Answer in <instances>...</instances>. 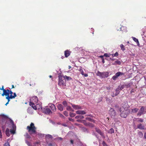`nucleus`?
<instances>
[{
  "instance_id": "nucleus-1",
  "label": "nucleus",
  "mask_w": 146,
  "mask_h": 146,
  "mask_svg": "<svg viewBox=\"0 0 146 146\" xmlns=\"http://www.w3.org/2000/svg\"><path fill=\"white\" fill-rule=\"evenodd\" d=\"M27 129L30 135L35 134L36 133V128L33 123H31L27 127Z\"/></svg>"
},
{
  "instance_id": "nucleus-2",
  "label": "nucleus",
  "mask_w": 146,
  "mask_h": 146,
  "mask_svg": "<svg viewBox=\"0 0 146 146\" xmlns=\"http://www.w3.org/2000/svg\"><path fill=\"white\" fill-rule=\"evenodd\" d=\"M2 117L1 120L0 121V123L2 125V128L4 129L8 119V117L4 114L1 115Z\"/></svg>"
},
{
  "instance_id": "nucleus-3",
  "label": "nucleus",
  "mask_w": 146,
  "mask_h": 146,
  "mask_svg": "<svg viewBox=\"0 0 146 146\" xmlns=\"http://www.w3.org/2000/svg\"><path fill=\"white\" fill-rule=\"evenodd\" d=\"M120 111V115L121 117L123 118H126L129 113V111L127 110H125L123 107H121L119 109Z\"/></svg>"
},
{
  "instance_id": "nucleus-4",
  "label": "nucleus",
  "mask_w": 146,
  "mask_h": 146,
  "mask_svg": "<svg viewBox=\"0 0 146 146\" xmlns=\"http://www.w3.org/2000/svg\"><path fill=\"white\" fill-rule=\"evenodd\" d=\"M97 75L102 78H107L109 75V73L107 72H102L98 71L97 73Z\"/></svg>"
},
{
  "instance_id": "nucleus-5",
  "label": "nucleus",
  "mask_w": 146,
  "mask_h": 146,
  "mask_svg": "<svg viewBox=\"0 0 146 146\" xmlns=\"http://www.w3.org/2000/svg\"><path fill=\"white\" fill-rule=\"evenodd\" d=\"M35 103L34 102H30L29 103V104L30 106L33 108L35 110H36L37 109V107H38V106H39V107L38 108V109H39L40 108H42V106L40 104H38L36 105V106H35Z\"/></svg>"
},
{
  "instance_id": "nucleus-6",
  "label": "nucleus",
  "mask_w": 146,
  "mask_h": 146,
  "mask_svg": "<svg viewBox=\"0 0 146 146\" xmlns=\"http://www.w3.org/2000/svg\"><path fill=\"white\" fill-rule=\"evenodd\" d=\"M62 76H58V84L59 86L64 85L65 84V80H64Z\"/></svg>"
},
{
  "instance_id": "nucleus-7",
  "label": "nucleus",
  "mask_w": 146,
  "mask_h": 146,
  "mask_svg": "<svg viewBox=\"0 0 146 146\" xmlns=\"http://www.w3.org/2000/svg\"><path fill=\"white\" fill-rule=\"evenodd\" d=\"M13 96H7L6 97V99L7 100V102L5 104V105L7 106L9 104L10 101V99H14L17 96V95L15 93H13Z\"/></svg>"
},
{
  "instance_id": "nucleus-8",
  "label": "nucleus",
  "mask_w": 146,
  "mask_h": 146,
  "mask_svg": "<svg viewBox=\"0 0 146 146\" xmlns=\"http://www.w3.org/2000/svg\"><path fill=\"white\" fill-rule=\"evenodd\" d=\"M109 113L111 116V117L114 118L116 115V113L115 110L113 108H111L109 110Z\"/></svg>"
},
{
  "instance_id": "nucleus-9",
  "label": "nucleus",
  "mask_w": 146,
  "mask_h": 146,
  "mask_svg": "<svg viewBox=\"0 0 146 146\" xmlns=\"http://www.w3.org/2000/svg\"><path fill=\"white\" fill-rule=\"evenodd\" d=\"M124 73L123 72H117L115 74V75L113 76L112 78L113 80H115L120 75H124Z\"/></svg>"
},
{
  "instance_id": "nucleus-10",
  "label": "nucleus",
  "mask_w": 146,
  "mask_h": 146,
  "mask_svg": "<svg viewBox=\"0 0 146 146\" xmlns=\"http://www.w3.org/2000/svg\"><path fill=\"white\" fill-rule=\"evenodd\" d=\"M43 113L46 114H48L50 113H52V112L50 108H43L42 109Z\"/></svg>"
},
{
  "instance_id": "nucleus-11",
  "label": "nucleus",
  "mask_w": 146,
  "mask_h": 146,
  "mask_svg": "<svg viewBox=\"0 0 146 146\" xmlns=\"http://www.w3.org/2000/svg\"><path fill=\"white\" fill-rule=\"evenodd\" d=\"M144 107L143 106L141 107L139 110V111L137 113V115L139 116H141L142 114L144 113Z\"/></svg>"
},
{
  "instance_id": "nucleus-12",
  "label": "nucleus",
  "mask_w": 146,
  "mask_h": 146,
  "mask_svg": "<svg viewBox=\"0 0 146 146\" xmlns=\"http://www.w3.org/2000/svg\"><path fill=\"white\" fill-rule=\"evenodd\" d=\"M38 101V99L36 96L33 97L31 99V102H34L35 104H36Z\"/></svg>"
},
{
  "instance_id": "nucleus-13",
  "label": "nucleus",
  "mask_w": 146,
  "mask_h": 146,
  "mask_svg": "<svg viewBox=\"0 0 146 146\" xmlns=\"http://www.w3.org/2000/svg\"><path fill=\"white\" fill-rule=\"evenodd\" d=\"M48 106L50 109L54 111H55L56 110V108L55 105L52 104H48Z\"/></svg>"
},
{
  "instance_id": "nucleus-14",
  "label": "nucleus",
  "mask_w": 146,
  "mask_h": 146,
  "mask_svg": "<svg viewBox=\"0 0 146 146\" xmlns=\"http://www.w3.org/2000/svg\"><path fill=\"white\" fill-rule=\"evenodd\" d=\"M96 131L99 133L101 136L104 137V133L102 132L100 129L97 127H96L95 129Z\"/></svg>"
},
{
  "instance_id": "nucleus-15",
  "label": "nucleus",
  "mask_w": 146,
  "mask_h": 146,
  "mask_svg": "<svg viewBox=\"0 0 146 146\" xmlns=\"http://www.w3.org/2000/svg\"><path fill=\"white\" fill-rule=\"evenodd\" d=\"M83 123L86 126H88L91 127H94V125L92 123H86L85 120H83Z\"/></svg>"
},
{
  "instance_id": "nucleus-16",
  "label": "nucleus",
  "mask_w": 146,
  "mask_h": 146,
  "mask_svg": "<svg viewBox=\"0 0 146 146\" xmlns=\"http://www.w3.org/2000/svg\"><path fill=\"white\" fill-rule=\"evenodd\" d=\"M71 51H69L68 50H66L64 51V55L65 57L67 58L70 55L71 53Z\"/></svg>"
},
{
  "instance_id": "nucleus-17",
  "label": "nucleus",
  "mask_w": 146,
  "mask_h": 146,
  "mask_svg": "<svg viewBox=\"0 0 146 146\" xmlns=\"http://www.w3.org/2000/svg\"><path fill=\"white\" fill-rule=\"evenodd\" d=\"M76 113L78 114L84 115L86 113V112L83 110H78L76 112Z\"/></svg>"
},
{
  "instance_id": "nucleus-18",
  "label": "nucleus",
  "mask_w": 146,
  "mask_h": 146,
  "mask_svg": "<svg viewBox=\"0 0 146 146\" xmlns=\"http://www.w3.org/2000/svg\"><path fill=\"white\" fill-rule=\"evenodd\" d=\"M137 128L141 129L143 130L144 129V126L141 123H140L137 125Z\"/></svg>"
},
{
  "instance_id": "nucleus-19",
  "label": "nucleus",
  "mask_w": 146,
  "mask_h": 146,
  "mask_svg": "<svg viewBox=\"0 0 146 146\" xmlns=\"http://www.w3.org/2000/svg\"><path fill=\"white\" fill-rule=\"evenodd\" d=\"M79 71L80 72L81 74L85 77H87L88 76V74H84V71L82 68H80Z\"/></svg>"
},
{
  "instance_id": "nucleus-20",
  "label": "nucleus",
  "mask_w": 146,
  "mask_h": 146,
  "mask_svg": "<svg viewBox=\"0 0 146 146\" xmlns=\"http://www.w3.org/2000/svg\"><path fill=\"white\" fill-rule=\"evenodd\" d=\"M72 107L75 109H81V107L78 105H76L74 104H72Z\"/></svg>"
},
{
  "instance_id": "nucleus-21",
  "label": "nucleus",
  "mask_w": 146,
  "mask_h": 146,
  "mask_svg": "<svg viewBox=\"0 0 146 146\" xmlns=\"http://www.w3.org/2000/svg\"><path fill=\"white\" fill-rule=\"evenodd\" d=\"M57 107L58 109L60 111H62L63 110V107L61 104H58Z\"/></svg>"
},
{
  "instance_id": "nucleus-22",
  "label": "nucleus",
  "mask_w": 146,
  "mask_h": 146,
  "mask_svg": "<svg viewBox=\"0 0 146 146\" xmlns=\"http://www.w3.org/2000/svg\"><path fill=\"white\" fill-rule=\"evenodd\" d=\"M121 64V62L118 60H117L115 61V62L112 64L115 65H120Z\"/></svg>"
},
{
  "instance_id": "nucleus-23",
  "label": "nucleus",
  "mask_w": 146,
  "mask_h": 146,
  "mask_svg": "<svg viewBox=\"0 0 146 146\" xmlns=\"http://www.w3.org/2000/svg\"><path fill=\"white\" fill-rule=\"evenodd\" d=\"M0 90H2L3 91V93L1 95L2 96H4V95L6 94V90L4 89V86H2L1 88H0Z\"/></svg>"
},
{
  "instance_id": "nucleus-24",
  "label": "nucleus",
  "mask_w": 146,
  "mask_h": 146,
  "mask_svg": "<svg viewBox=\"0 0 146 146\" xmlns=\"http://www.w3.org/2000/svg\"><path fill=\"white\" fill-rule=\"evenodd\" d=\"M63 78L64 79H66L68 80H70L72 79V78L71 77L68 76L66 75L63 76Z\"/></svg>"
},
{
  "instance_id": "nucleus-25",
  "label": "nucleus",
  "mask_w": 146,
  "mask_h": 146,
  "mask_svg": "<svg viewBox=\"0 0 146 146\" xmlns=\"http://www.w3.org/2000/svg\"><path fill=\"white\" fill-rule=\"evenodd\" d=\"M132 38L133 40L137 43V45L139 44V42L137 39L135 37H133Z\"/></svg>"
},
{
  "instance_id": "nucleus-26",
  "label": "nucleus",
  "mask_w": 146,
  "mask_h": 146,
  "mask_svg": "<svg viewBox=\"0 0 146 146\" xmlns=\"http://www.w3.org/2000/svg\"><path fill=\"white\" fill-rule=\"evenodd\" d=\"M5 133L7 136L8 137H9L10 136L9 129L7 128L6 129Z\"/></svg>"
},
{
  "instance_id": "nucleus-27",
  "label": "nucleus",
  "mask_w": 146,
  "mask_h": 146,
  "mask_svg": "<svg viewBox=\"0 0 146 146\" xmlns=\"http://www.w3.org/2000/svg\"><path fill=\"white\" fill-rule=\"evenodd\" d=\"M86 120H88V121H91L93 123L95 122V120L92 119L90 117H86Z\"/></svg>"
},
{
  "instance_id": "nucleus-28",
  "label": "nucleus",
  "mask_w": 146,
  "mask_h": 146,
  "mask_svg": "<svg viewBox=\"0 0 146 146\" xmlns=\"http://www.w3.org/2000/svg\"><path fill=\"white\" fill-rule=\"evenodd\" d=\"M139 110V109L137 108H135L132 109V112L133 113L137 112Z\"/></svg>"
},
{
  "instance_id": "nucleus-29",
  "label": "nucleus",
  "mask_w": 146,
  "mask_h": 146,
  "mask_svg": "<svg viewBox=\"0 0 146 146\" xmlns=\"http://www.w3.org/2000/svg\"><path fill=\"white\" fill-rule=\"evenodd\" d=\"M114 132V130L112 128H111L110 130H109L108 131V133H113Z\"/></svg>"
},
{
  "instance_id": "nucleus-30",
  "label": "nucleus",
  "mask_w": 146,
  "mask_h": 146,
  "mask_svg": "<svg viewBox=\"0 0 146 146\" xmlns=\"http://www.w3.org/2000/svg\"><path fill=\"white\" fill-rule=\"evenodd\" d=\"M84 118V116L82 115H78L75 117L76 119H83Z\"/></svg>"
},
{
  "instance_id": "nucleus-31",
  "label": "nucleus",
  "mask_w": 146,
  "mask_h": 146,
  "mask_svg": "<svg viewBox=\"0 0 146 146\" xmlns=\"http://www.w3.org/2000/svg\"><path fill=\"white\" fill-rule=\"evenodd\" d=\"M10 90H8V89H7V90H6V94H5V95H4V96H9V92L10 91Z\"/></svg>"
},
{
  "instance_id": "nucleus-32",
  "label": "nucleus",
  "mask_w": 146,
  "mask_h": 146,
  "mask_svg": "<svg viewBox=\"0 0 146 146\" xmlns=\"http://www.w3.org/2000/svg\"><path fill=\"white\" fill-rule=\"evenodd\" d=\"M120 46L121 48V49L122 51H124L125 50V47L122 44H121L120 45Z\"/></svg>"
},
{
  "instance_id": "nucleus-33",
  "label": "nucleus",
  "mask_w": 146,
  "mask_h": 146,
  "mask_svg": "<svg viewBox=\"0 0 146 146\" xmlns=\"http://www.w3.org/2000/svg\"><path fill=\"white\" fill-rule=\"evenodd\" d=\"M125 87V86L124 85H120L119 86L118 88H119V90H122L123 88Z\"/></svg>"
},
{
  "instance_id": "nucleus-34",
  "label": "nucleus",
  "mask_w": 146,
  "mask_h": 146,
  "mask_svg": "<svg viewBox=\"0 0 146 146\" xmlns=\"http://www.w3.org/2000/svg\"><path fill=\"white\" fill-rule=\"evenodd\" d=\"M119 88H117L116 89V93H117V94H116L115 95L113 96H116L117 94H119Z\"/></svg>"
},
{
  "instance_id": "nucleus-35",
  "label": "nucleus",
  "mask_w": 146,
  "mask_h": 146,
  "mask_svg": "<svg viewBox=\"0 0 146 146\" xmlns=\"http://www.w3.org/2000/svg\"><path fill=\"white\" fill-rule=\"evenodd\" d=\"M118 54L117 52H116L114 54H112V56L113 57L114 56H118Z\"/></svg>"
},
{
  "instance_id": "nucleus-36",
  "label": "nucleus",
  "mask_w": 146,
  "mask_h": 146,
  "mask_svg": "<svg viewBox=\"0 0 146 146\" xmlns=\"http://www.w3.org/2000/svg\"><path fill=\"white\" fill-rule=\"evenodd\" d=\"M46 137L48 138H52V136L51 135L48 134L46 135Z\"/></svg>"
},
{
  "instance_id": "nucleus-37",
  "label": "nucleus",
  "mask_w": 146,
  "mask_h": 146,
  "mask_svg": "<svg viewBox=\"0 0 146 146\" xmlns=\"http://www.w3.org/2000/svg\"><path fill=\"white\" fill-rule=\"evenodd\" d=\"M76 115V114L75 113H70V116L71 117H74Z\"/></svg>"
},
{
  "instance_id": "nucleus-38",
  "label": "nucleus",
  "mask_w": 146,
  "mask_h": 146,
  "mask_svg": "<svg viewBox=\"0 0 146 146\" xmlns=\"http://www.w3.org/2000/svg\"><path fill=\"white\" fill-rule=\"evenodd\" d=\"M138 119H139V120L137 121L138 122H143V119L141 118H138Z\"/></svg>"
},
{
  "instance_id": "nucleus-39",
  "label": "nucleus",
  "mask_w": 146,
  "mask_h": 146,
  "mask_svg": "<svg viewBox=\"0 0 146 146\" xmlns=\"http://www.w3.org/2000/svg\"><path fill=\"white\" fill-rule=\"evenodd\" d=\"M138 134L140 136L142 137L143 135V133L141 131L139 132L138 133Z\"/></svg>"
},
{
  "instance_id": "nucleus-40",
  "label": "nucleus",
  "mask_w": 146,
  "mask_h": 146,
  "mask_svg": "<svg viewBox=\"0 0 146 146\" xmlns=\"http://www.w3.org/2000/svg\"><path fill=\"white\" fill-rule=\"evenodd\" d=\"M4 146H10L9 143L7 141L4 144Z\"/></svg>"
},
{
  "instance_id": "nucleus-41",
  "label": "nucleus",
  "mask_w": 146,
  "mask_h": 146,
  "mask_svg": "<svg viewBox=\"0 0 146 146\" xmlns=\"http://www.w3.org/2000/svg\"><path fill=\"white\" fill-rule=\"evenodd\" d=\"M67 110L70 111L72 110V108L70 106H67L66 108Z\"/></svg>"
},
{
  "instance_id": "nucleus-42",
  "label": "nucleus",
  "mask_w": 146,
  "mask_h": 146,
  "mask_svg": "<svg viewBox=\"0 0 146 146\" xmlns=\"http://www.w3.org/2000/svg\"><path fill=\"white\" fill-rule=\"evenodd\" d=\"M26 137L27 138H31L30 136L29 135L28 133H26L25 135Z\"/></svg>"
},
{
  "instance_id": "nucleus-43",
  "label": "nucleus",
  "mask_w": 146,
  "mask_h": 146,
  "mask_svg": "<svg viewBox=\"0 0 146 146\" xmlns=\"http://www.w3.org/2000/svg\"><path fill=\"white\" fill-rule=\"evenodd\" d=\"M63 104L65 106H66L67 105V103L66 101H64L63 102Z\"/></svg>"
},
{
  "instance_id": "nucleus-44",
  "label": "nucleus",
  "mask_w": 146,
  "mask_h": 146,
  "mask_svg": "<svg viewBox=\"0 0 146 146\" xmlns=\"http://www.w3.org/2000/svg\"><path fill=\"white\" fill-rule=\"evenodd\" d=\"M64 114L66 116H67L68 115V113L67 112L65 111L64 112Z\"/></svg>"
},
{
  "instance_id": "nucleus-45",
  "label": "nucleus",
  "mask_w": 146,
  "mask_h": 146,
  "mask_svg": "<svg viewBox=\"0 0 146 146\" xmlns=\"http://www.w3.org/2000/svg\"><path fill=\"white\" fill-rule=\"evenodd\" d=\"M10 132L14 134L15 133V131L13 129H11L10 130Z\"/></svg>"
},
{
  "instance_id": "nucleus-46",
  "label": "nucleus",
  "mask_w": 146,
  "mask_h": 146,
  "mask_svg": "<svg viewBox=\"0 0 146 146\" xmlns=\"http://www.w3.org/2000/svg\"><path fill=\"white\" fill-rule=\"evenodd\" d=\"M102 145L103 146H108L106 143L104 141L102 142Z\"/></svg>"
},
{
  "instance_id": "nucleus-47",
  "label": "nucleus",
  "mask_w": 146,
  "mask_h": 146,
  "mask_svg": "<svg viewBox=\"0 0 146 146\" xmlns=\"http://www.w3.org/2000/svg\"><path fill=\"white\" fill-rule=\"evenodd\" d=\"M124 86H125V87H126L127 88H129L130 86L129 84H127L124 85Z\"/></svg>"
},
{
  "instance_id": "nucleus-48",
  "label": "nucleus",
  "mask_w": 146,
  "mask_h": 146,
  "mask_svg": "<svg viewBox=\"0 0 146 146\" xmlns=\"http://www.w3.org/2000/svg\"><path fill=\"white\" fill-rule=\"evenodd\" d=\"M13 94V92L11 90H10L9 92V95L8 96H9V94H11L10 96H12V94Z\"/></svg>"
},
{
  "instance_id": "nucleus-49",
  "label": "nucleus",
  "mask_w": 146,
  "mask_h": 146,
  "mask_svg": "<svg viewBox=\"0 0 146 146\" xmlns=\"http://www.w3.org/2000/svg\"><path fill=\"white\" fill-rule=\"evenodd\" d=\"M104 56L106 57H109V56L108 55V53H105L104 54Z\"/></svg>"
},
{
  "instance_id": "nucleus-50",
  "label": "nucleus",
  "mask_w": 146,
  "mask_h": 146,
  "mask_svg": "<svg viewBox=\"0 0 146 146\" xmlns=\"http://www.w3.org/2000/svg\"><path fill=\"white\" fill-rule=\"evenodd\" d=\"M115 107L116 109H120L119 108V107L118 105H116L115 106Z\"/></svg>"
},
{
  "instance_id": "nucleus-51",
  "label": "nucleus",
  "mask_w": 146,
  "mask_h": 146,
  "mask_svg": "<svg viewBox=\"0 0 146 146\" xmlns=\"http://www.w3.org/2000/svg\"><path fill=\"white\" fill-rule=\"evenodd\" d=\"M69 120L70 121H73V119L71 118H68Z\"/></svg>"
},
{
  "instance_id": "nucleus-52",
  "label": "nucleus",
  "mask_w": 146,
  "mask_h": 146,
  "mask_svg": "<svg viewBox=\"0 0 146 146\" xmlns=\"http://www.w3.org/2000/svg\"><path fill=\"white\" fill-rule=\"evenodd\" d=\"M26 143L29 145H30V144H29V142L27 141H26Z\"/></svg>"
},
{
  "instance_id": "nucleus-53",
  "label": "nucleus",
  "mask_w": 146,
  "mask_h": 146,
  "mask_svg": "<svg viewBox=\"0 0 146 146\" xmlns=\"http://www.w3.org/2000/svg\"><path fill=\"white\" fill-rule=\"evenodd\" d=\"M104 56L101 55L99 57L102 58V59H104Z\"/></svg>"
},
{
  "instance_id": "nucleus-54",
  "label": "nucleus",
  "mask_w": 146,
  "mask_h": 146,
  "mask_svg": "<svg viewBox=\"0 0 146 146\" xmlns=\"http://www.w3.org/2000/svg\"><path fill=\"white\" fill-rule=\"evenodd\" d=\"M59 115H60V117H64V116H63V115L60 113H59Z\"/></svg>"
},
{
  "instance_id": "nucleus-55",
  "label": "nucleus",
  "mask_w": 146,
  "mask_h": 146,
  "mask_svg": "<svg viewBox=\"0 0 146 146\" xmlns=\"http://www.w3.org/2000/svg\"><path fill=\"white\" fill-rule=\"evenodd\" d=\"M70 143L72 144H73V141L72 140H71L70 141Z\"/></svg>"
},
{
  "instance_id": "nucleus-56",
  "label": "nucleus",
  "mask_w": 146,
  "mask_h": 146,
  "mask_svg": "<svg viewBox=\"0 0 146 146\" xmlns=\"http://www.w3.org/2000/svg\"><path fill=\"white\" fill-rule=\"evenodd\" d=\"M144 137L145 139H146V133H144Z\"/></svg>"
},
{
  "instance_id": "nucleus-57",
  "label": "nucleus",
  "mask_w": 146,
  "mask_h": 146,
  "mask_svg": "<svg viewBox=\"0 0 146 146\" xmlns=\"http://www.w3.org/2000/svg\"><path fill=\"white\" fill-rule=\"evenodd\" d=\"M2 137V133H0V138H1Z\"/></svg>"
},
{
  "instance_id": "nucleus-58",
  "label": "nucleus",
  "mask_w": 146,
  "mask_h": 146,
  "mask_svg": "<svg viewBox=\"0 0 146 146\" xmlns=\"http://www.w3.org/2000/svg\"><path fill=\"white\" fill-rule=\"evenodd\" d=\"M106 88L108 90H110L111 89L110 87H106Z\"/></svg>"
},
{
  "instance_id": "nucleus-59",
  "label": "nucleus",
  "mask_w": 146,
  "mask_h": 146,
  "mask_svg": "<svg viewBox=\"0 0 146 146\" xmlns=\"http://www.w3.org/2000/svg\"><path fill=\"white\" fill-rule=\"evenodd\" d=\"M102 62L104 63L105 62V60H104V59H102Z\"/></svg>"
},
{
  "instance_id": "nucleus-60",
  "label": "nucleus",
  "mask_w": 146,
  "mask_h": 146,
  "mask_svg": "<svg viewBox=\"0 0 146 146\" xmlns=\"http://www.w3.org/2000/svg\"><path fill=\"white\" fill-rule=\"evenodd\" d=\"M58 139L60 140H62V138L61 137H58Z\"/></svg>"
},
{
  "instance_id": "nucleus-61",
  "label": "nucleus",
  "mask_w": 146,
  "mask_h": 146,
  "mask_svg": "<svg viewBox=\"0 0 146 146\" xmlns=\"http://www.w3.org/2000/svg\"><path fill=\"white\" fill-rule=\"evenodd\" d=\"M15 88V87H14V86L13 85H12V88H11V89L13 88Z\"/></svg>"
},
{
  "instance_id": "nucleus-62",
  "label": "nucleus",
  "mask_w": 146,
  "mask_h": 146,
  "mask_svg": "<svg viewBox=\"0 0 146 146\" xmlns=\"http://www.w3.org/2000/svg\"><path fill=\"white\" fill-rule=\"evenodd\" d=\"M133 92V90L132 89V90H131V91L130 92V93H132V92Z\"/></svg>"
},
{
  "instance_id": "nucleus-63",
  "label": "nucleus",
  "mask_w": 146,
  "mask_h": 146,
  "mask_svg": "<svg viewBox=\"0 0 146 146\" xmlns=\"http://www.w3.org/2000/svg\"><path fill=\"white\" fill-rule=\"evenodd\" d=\"M71 66H68V68L69 69H70L71 68Z\"/></svg>"
},
{
  "instance_id": "nucleus-64",
  "label": "nucleus",
  "mask_w": 146,
  "mask_h": 146,
  "mask_svg": "<svg viewBox=\"0 0 146 146\" xmlns=\"http://www.w3.org/2000/svg\"><path fill=\"white\" fill-rule=\"evenodd\" d=\"M49 77L50 78H52V76H51V75H50V76H49Z\"/></svg>"
}]
</instances>
